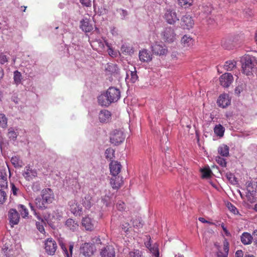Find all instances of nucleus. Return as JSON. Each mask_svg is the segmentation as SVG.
<instances>
[{
    "instance_id": "nucleus-1",
    "label": "nucleus",
    "mask_w": 257,
    "mask_h": 257,
    "mask_svg": "<svg viewBox=\"0 0 257 257\" xmlns=\"http://www.w3.org/2000/svg\"><path fill=\"white\" fill-rule=\"evenodd\" d=\"M242 72L246 75H249L251 73L252 69L257 64V61L253 56L247 55H245L242 59Z\"/></svg>"
},
{
    "instance_id": "nucleus-2",
    "label": "nucleus",
    "mask_w": 257,
    "mask_h": 257,
    "mask_svg": "<svg viewBox=\"0 0 257 257\" xmlns=\"http://www.w3.org/2000/svg\"><path fill=\"white\" fill-rule=\"evenodd\" d=\"M246 198L247 201L251 203L255 202L254 196L257 194V182H249L246 185Z\"/></svg>"
},
{
    "instance_id": "nucleus-3",
    "label": "nucleus",
    "mask_w": 257,
    "mask_h": 257,
    "mask_svg": "<svg viewBox=\"0 0 257 257\" xmlns=\"http://www.w3.org/2000/svg\"><path fill=\"white\" fill-rule=\"evenodd\" d=\"M125 139L123 132L119 130L113 131L110 134V142L114 145H118L121 143Z\"/></svg>"
},
{
    "instance_id": "nucleus-4",
    "label": "nucleus",
    "mask_w": 257,
    "mask_h": 257,
    "mask_svg": "<svg viewBox=\"0 0 257 257\" xmlns=\"http://www.w3.org/2000/svg\"><path fill=\"white\" fill-rule=\"evenodd\" d=\"M107 97L109 98L110 103L116 102L120 97V92L119 89L111 87L106 91Z\"/></svg>"
},
{
    "instance_id": "nucleus-5",
    "label": "nucleus",
    "mask_w": 257,
    "mask_h": 257,
    "mask_svg": "<svg viewBox=\"0 0 257 257\" xmlns=\"http://www.w3.org/2000/svg\"><path fill=\"white\" fill-rule=\"evenodd\" d=\"M163 39L166 43H172L176 40V34L171 27L166 28L163 32Z\"/></svg>"
},
{
    "instance_id": "nucleus-6",
    "label": "nucleus",
    "mask_w": 257,
    "mask_h": 257,
    "mask_svg": "<svg viewBox=\"0 0 257 257\" xmlns=\"http://www.w3.org/2000/svg\"><path fill=\"white\" fill-rule=\"evenodd\" d=\"M57 248V245L56 241L52 238H47L45 241V251L49 255L54 254Z\"/></svg>"
},
{
    "instance_id": "nucleus-7",
    "label": "nucleus",
    "mask_w": 257,
    "mask_h": 257,
    "mask_svg": "<svg viewBox=\"0 0 257 257\" xmlns=\"http://www.w3.org/2000/svg\"><path fill=\"white\" fill-rule=\"evenodd\" d=\"M164 18L166 21L170 25H174L179 21L177 13L174 10H167L165 13Z\"/></svg>"
},
{
    "instance_id": "nucleus-8",
    "label": "nucleus",
    "mask_w": 257,
    "mask_h": 257,
    "mask_svg": "<svg viewBox=\"0 0 257 257\" xmlns=\"http://www.w3.org/2000/svg\"><path fill=\"white\" fill-rule=\"evenodd\" d=\"M180 25L183 29L190 30L193 28L194 21L191 16L186 14L181 18Z\"/></svg>"
},
{
    "instance_id": "nucleus-9",
    "label": "nucleus",
    "mask_w": 257,
    "mask_h": 257,
    "mask_svg": "<svg viewBox=\"0 0 257 257\" xmlns=\"http://www.w3.org/2000/svg\"><path fill=\"white\" fill-rule=\"evenodd\" d=\"M153 53L158 56H166L168 53V49L163 44L156 43L152 47Z\"/></svg>"
},
{
    "instance_id": "nucleus-10",
    "label": "nucleus",
    "mask_w": 257,
    "mask_h": 257,
    "mask_svg": "<svg viewBox=\"0 0 257 257\" xmlns=\"http://www.w3.org/2000/svg\"><path fill=\"white\" fill-rule=\"evenodd\" d=\"M233 80V76L229 73H225L219 78L220 85L224 87H228L231 84Z\"/></svg>"
},
{
    "instance_id": "nucleus-11",
    "label": "nucleus",
    "mask_w": 257,
    "mask_h": 257,
    "mask_svg": "<svg viewBox=\"0 0 257 257\" xmlns=\"http://www.w3.org/2000/svg\"><path fill=\"white\" fill-rule=\"evenodd\" d=\"M8 219L12 227L19 222L20 215L17 210H10L8 213Z\"/></svg>"
},
{
    "instance_id": "nucleus-12",
    "label": "nucleus",
    "mask_w": 257,
    "mask_h": 257,
    "mask_svg": "<svg viewBox=\"0 0 257 257\" xmlns=\"http://www.w3.org/2000/svg\"><path fill=\"white\" fill-rule=\"evenodd\" d=\"M100 254L101 257H115V249L112 245H107L101 249Z\"/></svg>"
},
{
    "instance_id": "nucleus-13",
    "label": "nucleus",
    "mask_w": 257,
    "mask_h": 257,
    "mask_svg": "<svg viewBox=\"0 0 257 257\" xmlns=\"http://www.w3.org/2000/svg\"><path fill=\"white\" fill-rule=\"evenodd\" d=\"M94 249L93 245L90 243L85 242L82 244L80 252L85 256H90L93 254Z\"/></svg>"
},
{
    "instance_id": "nucleus-14",
    "label": "nucleus",
    "mask_w": 257,
    "mask_h": 257,
    "mask_svg": "<svg viewBox=\"0 0 257 257\" xmlns=\"http://www.w3.org/2000/svg\"><path fill=\"white\" fill-rule=\"evenodd\" d=\"M23 175L27 180L30 181L37 176V172L36 170L33 169L30 166H26Z\"/></svg>"
},
{
    "instance_id": "nucleus-15",
    "label": "nucleus",
    "mask_w": 257,
    "mask_h": 257,
    "mask_svg": "<svg viewBox=\"0 0 257 257\" xmlns=\"http://www.w3.org/2000/svg\"><path fill=\"white\" fill-rule=\"evenodd\" d=\"M194 40L190 36L185 35L182 37L181 40V45L183 48L188 49L191 48L194 45Z\"/></svg>"
},
{
    "instance_id": "nucleus-16",
    "label": "nucleus",
    "mask_w": 257,
    "mask_h": 257,
    "mask_svg": "<svg viewBox=\"0 0 257 257\" xmlns=\"http://www.w3.org/2000/svg\"><path fill=\"white\" fill-rule=\"evenodd\" d=\"M217 103L220 107L222 108L227 107L230 104V99H229V95L227 94H221L217 99Z\"/></svg>"
},
{
    "instance_id": "nucleus-17",
    "label": "nucleus",
    "mask_w": 257,
    "mask_h": 257,
    "mask_svg": "<svg viewBox=\"0 0 257 257\" xmlns=\"http://www.w3.org/2000/svg\"><path fill=\"white\" fill-rule=\"evenodd\" d=\"M121 165L117 161H112L109 164V169L110 174L113 176H117L120 172Z\"/></svg>"
},
{
    "instance_id": "nucleus-18",
    "label": "nucleus",
    "mask_w": 257,
    "mask_h": 257,
    "mask_svg": "<svg viewBox=\"0 0 257 257\" xmlns=\"http://www.w3.org/2000/svg\"><path fill=\"white\" fill-rule=\"evenodd\" d=\"M42 198L45 200L47 204H49L53 201L54 194L51 189L46 188L42 190Z\"/></svg>"
},
{
    "instance_id": "nucleus-19",
    "label": "nucleus",
    "mask_w": 257,
    "mask_h": 257,
    "mask_svg": "<svg viewBox=\"0 0 257 257\" xmlns=\"http://www.w3.org/2000/svg\"><path fill=\"white\" fill-rule=\"evenodd\" d=\"M111 114L107 110H101L99 113V120L101 122L106 123L111 119Z\"/></svg>"
},
{
    "instance_id": "nucleus-20",
    "label": "nucleus",
    "mask_w": 257,
    "mask_h": 257,
    "mask_svg": "<svg viewBox=\"0 0 257 257\" xmlns=\"http://www.w3.org/2000/svg\"><path fill=\"white\" fill-rule=\"evenodd\" d=\"M110 183L114 189H118L123 184L122 178L119 176H113L110 179Z\"/></svg>"
},
{
    "instance_id": "nucleus-21",
    "label": "nucleus",
    "mask_w": 257,
    "mask_h": 257,
    "mask_svg": "<svg viewBox=\"0 0 257 257\" xmlns=\"http://www.w3.org/2000/svg\"><path fill=\"white\" fill-rule=\"evenodd\" d=\"M140 60L144 62H148L152 60V55L146 49H143L139 52Z\"/></svg>"
},
{
    "instance_id": "nucleus-22",
    "label": "nucleus",
    "mask_w": 257,
    "mask_h": 257,
    "mask_svg": "<svg viewBox=\"0 0 257 257\" xmlns=\"http://www.w3.org/2000/svg\"><path fill=\"white\" fill-rule=\"evenodd\" d=\"M240 239L243 244H250L253 240V235L248 232H243L240 237Z\"/></svg>"
},
{
    "instance_id": "nucleus-23",
    "label": "nucleus",
    "mask_w": 257,
    "mask_h": 257,
    "mask_svg": "<svg viewBox=\"0 0 257 257\" xmlns=\"http://www.w3.org/2000/svg\"><path fill=\"white\" fill-rule=\"evenodd\" d=\"M80 24V28L85 32H90L93 29L92 25L90 24L87 19L82 20Z\"/></svg>"
},
{
    "instance_id": "nucleus-24",
    "label": "nucleus",
    "mask_w": 257,
    "mask_h": 257,
    "mask_svg": "<svg viewBox=\"0 0 257 257\" xmlns=\"http://www.w3.org/2000/svg\"><path fill=\"white\" fill-rule=\"evenodd\" d=\"M98 103L101 106H107L110 104V102L109 100V98L107 97V95L106 93L102 94L98 96Z\"/></svg>"
},
{
    "instance_id": "nucleus-25",
    "label": "nucleus",
    "mask_w": 257,
    "mask_h": 257,
    "mask_svg": "<svg viewBox=\"0 0 257 257\" xmlns=\"http://www.w3.org/2000/svg\"><path fill=\"white\" fill-rule=\"evenodd\" d=\"M82 225L87 230H91L93 228V224L90 218L86 217L83 218L82 220Z\"/></svg>"
},
{
    "instance_id": "nucleus-26",
    "label": "nucleus",
    "mask_w": 257,
    "mask_h": 257,
    "mask_svg": "<svg viewBox=\"0 0 257 257\" xmlns=\"http://www.w3.org/2000/svg\"><path fill=\"white\" fill-rule=\"evenodd\" d=\"M106 70L112 74H117L119 73V69L118 66L113 63L108 64Z\"/></svg>"
},
{
    "instance_id": "nucleus-27",
    "label": "nucleus",
    "mask_w": 257,
    "mask_h": 257,
    "mask_svg": "<svg viewBox=\"0 0 257 257\" xmlns=\"http://www.w3.org/2000/svg\"><path fill=\"white\" fill-rule=\"evenodd\" d=\"M35 203L36 207L38 209H46L47 208V203L42 198H37L35 199Z\"/></svg>"
},
{
    "instance_id": "nucleus-28",
    "label": "nucleus",
    "mask_w": 257,
    "mask_h": 257,
    "mask_svg": "<svg viewBox=\"0 0 257 257\" xmlns=\"http://www.w3.org/2000/svg\"><path fill=\"white\" fill-rule=\"evenodd\" d=\"M218 153L223 157H227L229 155V147L227 145H223L218 149Z\"/></svg>"
},
{
    "instance_id": "nucleus-29",
    "label": "nucleus",
    "mask_w": 257,
    "mask_h": 257,
    "mask_svg": "<svg viewBox=\"0 0 257 257\" xmlns=\"http://www.w3.org/2000/svg\"><path fill=\"white\" fill-rule=\"evenodd\" d=\"M8 187L7 175L6 173L3 174L2 173L0 175V188H7Z\"/></svg>"
},
{
    "instance_id": "nucleus-30",
    "label": "nucleus",
    "mask_w": 257,
    "mask_h": 257,
    "mask_svg": "<svg viewBox=\"0 0 257 257\" xmlns=\"http://www.w3.org/2000/svg\"><path fill=\"white\" fill-rule=\"evenodd\" d=\"M236 62L234 60L227 61L224 65V68L226 71H231L236 67Z\"/></svg>"
},
{
    "instance_id": "nucleus-31",
    "label": "nucleus",
    "mask_w": 257,
    "mask_h": 257,
    "mask_svg": "<svg viewBox=\"0 0 257 257\" xmlns=\"http://www.w3.org/2000/svg\"><path fill=\"white\" fill-rule=\"evenodd\" d=\"M224 131V128L221 124L216 125L214 128V133L220 137H223Z\"/></svg>"
},
{
    "instance_id": "nucleus-32",
    "label": "nucleus",
    "mask_w": 257,
    "mask_h": 257,
    "mask_svg": "<svg viewBox=\"0 0 257 257\" xmlns=\"http://www.w3.org/2000/svg\"><path fill=\"white\" fill-rule=\"evenodd\" d=\"M194 0H178V4L182 8H187L193 5Z\"/></svg>"
},
{
    "instance_id": "nucleus-33",
    "label": "nucleus",
    "mask_w": 257,
    "mask_h": 257,
    "mask_svg": "<svg viewBox=\"0 0 257 257\" xmlns=\"http://www.w3.org/2000/svg\"><path fill=\"white\" fill-rule=\"evenodd\" d=\"M22 76L20 72L16 70L14 73V81L15 83L18 85L21 83Z\"/></svg>"
},
{
    "instance_id": "nucleus-34",
    "label": "nucleus",
    "mask_w": 257,
    "mask_h": 257,
    "mask_svg": "<svg viewBox=\"0 0 257 257\" xmlns=\"http://www.w3.org/2000/svg\"><path fill=\"white\" fill-rule=\"evenodd\" d=\"M105 155L107 160H111L114 157V150L111 148L107 149L105 152Z\"/></svg>"
},
{
    "instance_id": "nucleus-35",
    "label": "nucleus",
    "mask_w": 257,
    "mask_h": 257,
    "mask_svg": "<svg viewBox=\"0 0 257 257\" xmlns=\"http://www.w3.org/2000/svg\"><path fill=\"white\" fill-rule=\"evenodd\" d=\"M83 204L84 206L86 208H90L91 207V205L92 204V197L89 195H86L84 199L83 200Z\"/></svg>"
},
{
    "instance_id": "nucleus-36",
    "label": "nucleus",
    "mask_w": 257,
    "mask_h": 257,
    "mask_svg": "<svg viewBox=\"0 0 257 257\" xmlns=\"http://www.w3.org/2000/svg\"><path fill=\"white\" fill-rule=\"evenodd\" d=\"M201 172L202 173V178H209L211 177L212 172L209 168H204L202 169H201Z\"/></svg>"
},
{
    "instance_id": "nucleus-37",
    "label": "nucleus",
    "mask_w": 257,
    "mask_h": 257,
    "mask_svg": "<svg viewBox=\"0 0 257 257\" xmlns=\"http://www.w3.org/2000/svg\"><path fill=\"white\" fill-rule=\"evenodd\" d=\"M8 118L4 113H0V127L6 128L7 127Z\"/></svg>"
},
{
    "instance_id": "nucleus-38",
    "label": "nucleus",
    "mask_w": 257,
    "mask_h": 257,
    "mask_svg": "<svg viewBox=\"0 0 257 257\" xmlns=\"http://www.w3.org/2000/svg\"><path fill=\"white\" fill-rule=\"evenodd\" d=\"M45 219L52 228H54L55 227L54 223L55 220H56V218H55L53 216L48 214L47 216H45Z\"/></svg>"
},
{
    "instance_id": "nucleus-39",
    "label": "nucleus",
    "mask_w": 257,
    "mask_h": 257,
    "mask_svg": "<svg viewBox=\"0 0 257 257\" xmlns=\"http://www.w3.org/2000/svg\"><path fill=\"white\" fill-rule=\"evenodd\" d=\"M11 161L15 167L22 166V161L18 156H14L12 157Z\"/></svg>"
},
{
    "instance_id": "nucleus-40",
    "label": "nucleus",
    "mask_w": 257,
    "mask_h": 257,
    "mask_svg": "<svg viewBox=\"0 0 257 257\" xmlns=\"http://www.w3.org/2000/svg\"><path fill=\"white\" fill-rule=\"evenodd\" d=\"M66 225L71 230H74L78 227V225L75 223L74 221L72 219H68L66 221Z\"/></svg>"
},
{
    "instance_id": "nucleus-41",
    "label": "nucleus",
    "mask_w": 257,
    "mask_h": 257,
    "mask_svg": "<svg viewBox=\"0 0 257 257\" xmlns=\"http://www.w3.org/2000/svg\"><path fill=\"white\" fill-rule=\"evenodd\" d=\"M215 160L216 162L222 167H226V160L220 156H216L215 157Z\"/></svg>"
},
{
    "instance_id": "nucleus-42",
    "label": "nucleus",
    "mask_w": 257,
    "mask_h": 257,
    "mask_svg": "<svg viewBox=\"0 0 257 257\" xmlns=\"http://www.w3.org/2000/svg\"><path fill=\"white\" fill-rule=\"evenodd\" d=\"M226 177L227 180L232 184H235L237 183L236 178L235 176L231 173H227Z\"/></svg>"
},
{
    "instance_id": "nucleus-43",
    "label": "nucleus",
    "mask_w": 257,
    "mask_h": 257,
    "mask_svg": "<svg viewBox=\"0 0 257 257\" xmlns=\"http://www.w3.org/2000/svg\"><path fill=\"white\" fill-rule=\"evenodd\" d=\"M133 224L134 227L137 228H141L143 227V223L142 222V220L141 218H137L133 220Z\"/></svg>"
},
{
    "instance_id": "nucleus-44",
    "label": "nucleus",
    "mask_w": 257,
    "mask_h": 257,
    "mask_svg": "<svg viewBox=\"0 0 257 257\" xmlns=\"http://www.w3.org/2000/svg\"><path fill=\"white\" fill-rule=\"evenodd\" d=\"M129 257H143L142 252L139 250H134L130 252Z\"/></svg>"
},
{
    "instance_id": "nucleus-45",
    "label": "nucleus",
    "mask_w": 257,
    "mask_h": 257,
    "mask_svg": "<svg viewBox=\"0 0 257 257\" xmlns=\"http://www.w3.org/2000/svg\"><path fill=\"white\" fill-rule=\"evenodd\" d=\"M8 131V137L12 140L16 139L17 137V133L12 128H9Z\"/></svg>"
},
{
    "instance_id": "nucleus-46",
    "label": "nucleus",
    "mask_w": 257,
    "mask_h": 257,
    "mask_svg": "<svg viewBox=\"0 0 257 257\" xmlns=\"http://www.w3.org/2000/svg\"><path fill=\"white\" fill-rule=\"evenodd\" d=\"M7 194L5 191L0 189V204H3L7 199Z\"/></svg>"
},
{
    "instance_id": "nucleus-47",
    "label": "nucleus",
    "mask_w": 257,
    "mask_h": 257,
    "mask_svg": "<svg viewBox=\"0 0 257 257\" xmlns=\"http://www.w3.org/2000/svg\"><path fill=\"white\" fill-rule=\"evenodd\" d=\"M10 186L11 188V191L14 195H17L18 192H20V190L17 188L13 183H11Z\"/></svg>"
},
{
    "instance_id": "nucleus-48",
    "label": "nucleus",
    "mask_w": 257,
    "mask_h": 257,
    "mask_svg": "<svg viewBox=\"0 0 257 257\" xmlns=\"http://www.w3.org/2000/svg\"><path fill=\"white\" fill-rule=\"evenodd\" d=\"M60 246L62 249L63 250L65 255L66 257H70L69 256V254L68 253L67 247L64 243H63L62 242H60L59 243Z\"/></svg>"
},
{
    "instance_id": "nucleus-49",
    "label": "nucleus",
    "mask_w": 257,
    "mask_h": 257,
    "mask_svg": "<svg viewBox=\"0 0 257 257\" xmlns=\"http://www.w3.org/2000/svg\"><path fill=\"white\" fill-rule=\"evenodd\" d=\"M131 81L133 83H135L138 79V76L136 73V71H131Z\"/></svg>"
},
{
    "instance_id": "nucleus-50",
    "label": "nucleus",
    "mask_w": 257,
    "mask_h": 257,
    "mask_svg": "<svg viewBox=\"0 0 257 257\" xmlns=\"http://www.w3.org/2000/svg\"><path fill=\"white\" fill-rule=\"evenodd\" d=\"M80 3L84 6L89 7L91 5L90 0H80Z\"/></svg>"
},
{
    "instance_id": "nucleus-51",
    "label": "nucleus",
    "mask_w": 257,
    "mask_h": 257,
    "mask_svg": "<svg viewBox=\"0 0 257 257\" xmlns=\"http://www.w3.org/2000/svg\"><path fill=\"white\" fill-rule=\"evenodd\" d=\"M7 61H8V59L7 58V56L3 54H0V63L2 64H4Z\"/></svg>"
},
{
    "instance_id": "nucleus-52",
    "label": "nucleus",
    "mask_w": 257,
    "mask_h": 257,
    "mask_svg": "<svg viewBox=\"0 0 257 257\" xmlns=\"http://www.w3.org/2000/svg\"><path fill=\"white\" fill-rule=\"evenodd\" d=\"M36 226H37V229L39 230V231L40 232H41V233L45 232V229H44V226L42 223H39V222H37Z\"/></svg>"
},
{
    "instance_id": "nucleus-53",
    "label": "nucleus",
    "mask_w": 257,
    "mask_h": 257,
    "mask_svg": "<svg viewBox=\"0 0 257 257\" xmlns=\"http://www.w3.org/2000/svg\"><path fill=\"white\" fill-rule=\"evenodd\" d=\"M91 241H92V243H90V244H92V245H93V244H98L101 243L100 239L98 237L95 236V237L92 238Z\"/></svg>"
},
{
    "instance_id": "nucleus-54",
    "label": "nucleus",
    "mask_w": 257,
    "mask_h": 257,
    "mask_svg": "<svg viewBox=\"0 0 257 257\" xmlns=\"http://www.w3.org/2000/svg\"><path fill=\"white\" fill-rule=\"evenodd\" d=\"M223 249L224 252H226L228 253L229 243L226 240H225L223 242Z\"/></svg>"
},
{
    "instance_id": "nucleus-55",
    "label": "nucleus",
    "mask_w": 257,
    "mask_h": 257,
    "mask_svg": "<svg viewBox=\"0 0 257 257\" xmlns=\"http://www.w3.org/2000/svg\"><path fill=\"white\" fill-rule=\"evenodd\" d=\"M228 253L226 252H222L220 251H219L217 252V257H227L228 256Z\"/></svg>"
},
{
    "instance_id": "nucleus-56",
    "label": "nucleus",
    "mask_w": 257,
    "mask_h": 257,
    "mask_svg": "<svg viewBox=\"0 0 257 257\" xmlns=\"http://www.w3.org/2000/svg\"><path fill=\"white\" fill-rule=\"evenodd\" d=\"M252 235H253V240L254 241V242L255 243V244L257 245V229L255 230L253 232Z\"/></svg>"
},
{
    "instance_id": "nucleus-57",
    "label": "nucleus",
    "mask_w": 257,
    "mask_h": 257,
    "mask_svg": "<svg viewBox=\"0 0 257 257\" xmlns=\"http://www.w3.org/2000/svg\"><path fill=\"white\" fill-rule=\"evenodd\" d=\"M106 46L108 47V53L110 56H113L114 54H113V50L110 47V46L107 43H106Z\"/></svg>"
},
{
    "instance_id": "nucleus-58",
    "label": "nucleus",
    "mask_w": 257,
    "mask_h": 257,
    "mask_svg": "<svg viewBox=\"0 0 257 257\" xmlns=\"http://www.w3.org/2000/svg\"><path fill=\"white\" fill-rule=\"evenodd\" d=\"M21 213L23 218H26L28 217L29 214L28 210H22V211L21 212Z\"/></svg>"
},
{
    "instance_id": "nucleus-59",
    "label": "nucleus",
    "mask_w": 257,
    "mask_h": 257,
    "mask_svg": "<svg viewBox=\"0 0 257 257\" xmlns=\"http://www.w3.org/2000/svg\"><path fill=\"white\" fill-rule=\"evenodd\" d=\"M221 227L222 229L223 230L224 233H225L226 236H230V234L228 232V231L227 230L226 228L224 226V225L223 223L221 224Z\"/></svg>"
},
{
    "instance_id": "nucleus-60",
    "label": "nucleus",
    "mask_w": 257,
    "mask_h": 257,
    "mask_svg": "<svg viewBox=\"0 0 257 257\" xmlns=\"http://www.w3.org/2000/svg\"><path fill=\"white\" fill-rule=\"evenodd\" d=\"M243 252L241 250H238L235 252V257H243Z\"/></svg>"
},
{
    "instance_id": "nucleus-61",
    "label": "nucleus",
    "mask_w": 257,
    "mask_h": 257,
    "mask_svg": "<svg viewBox=\"0 0 257 257\" xmlns=\"http://www.w3.org/2000/svg\"><path fill=\"white\" fill-rule=\"evenodd\" d=\"M74 211H72V212L76 216H80L81 214L82 210H73Z\"/></svg>"
},
{
    "instance_id": "nucleus-62",
    "label": "nucleus",
    "mask_w": 257,
    "mask_h": 257,
    "mask_svg": "<svg viewBox=\"0 0 257 257\" xmlns=\"http://www.w3.org/2000/svg\"><path fill=\"white\" fill-rule=\"evenodd\" d=\"M73 246H74V244H73V243H70L69 246V251H70L69 256L70 257H72V250H73Z\"/></svg>"
},
{
    "instance_id": "nucleus-63",
    "label": "nucleus",
    "mask_w": 257,
    "mask_h": 257,
    "mask_svg": "<svg viewBox=\"0 0 257 257\" xmlns=\"http://www.w3.org/2000/svg\"><path fill=\"white\" fill-rule=\"evenodd\" d=\"M198 220L201 221V222L202 223H206V222H208V221H207L206 220H205L204 218L203 217H199L198 218Z\"/></svg>"
},
{
    "instance_id": "nucleus-64",
    "label": "nucleus",
    "mask_w": 257,
    "mask_h": 257,
    "mask_svg": "<svg viewBox=\"0 0 257 257\" xmlns=\"http://www.w3.org/2000/svg\"><path fill=\"white\" fill-rule=\"evenodd\" d=\"M230 211L234 214H239L238 210H230Z\"/></svg>"
}]
</instances>
